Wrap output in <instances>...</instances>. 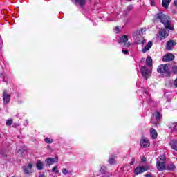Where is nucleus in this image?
Instances as JSON below:
<instances>
[{
	"label": "nucleus",
	"instance_id": "39",
	"mask_svg": "<svg viewBox=\"0 0 177 177\" xmlns=\"http://www.w3.org/2000/svg\"><path fill=\"white\" fill-rule=\"evenodd\" d=\"M115 30H118V32H119L120 31V28L118 26H116Z\"/></svg>",
	"mask_w": 177,
	"mask_h": 177
},
{
	"label": "nucleus",
	"instance_id": "31",
	"mask_svg": "<svg viewBox=\"0 0 177 177\" xmlns=\"http://www.w3.org/2000/svg\"><path fill=\"white\" fill-rule=\"evenodd\" d=\"M113 176V174L111 173H105L104 174L102 175V177H111Z\"/></svg>",
	"mask_w": 177,
	"mask_h": 177
},
{
	"label": "nucleus",
	"instance_id": "42",
	"mask_svg": "<svg viewBox=\"0 0 177 177\" xmlns=\"http://www.w3.org/2000/svg\"><path fill=\"white\" fill-rule=\"evenodd\" d=\"M142 45H144L145 44V40L144 39H142V43H141Z\"/></svg>",
	"mask_w": 177,
	"mask_h": 177
},
{
	"label": "nucleus",
	"instance_id": "26",
	"mask_svg": "<svg viewBox=\"0 0 177 177\" xmlns=\"http://www.w3.org/2000/svg\"><path fill=\"white\" fill-rule=\"evenodd\" d=\"M175 169V165L174 164H170L167 167V171H174Z\"/></svg>",
	"mask_w": 177,
	"mask_h": 177
},
{
	"label": "nucleus",
	"instance_id": "32",
	"mask_svg": "<svg viewBox=\"0 0 177 177\" xmlns=\"http://www.w3.org/2000/svg\"><path fill=\"white\" fill-rule=\"evenodd\" d=\"M62 174H63L64 175H67V174H68V169H62Z\"/></svg>",
	"mask_w": 177,
	"mask_h": 177
},
{
	"label": "nucleus",
	"instance_id": "1",
	"mask_svg": "<svg viewBox=\"0 0 177 177\" xmlns=\"http://www.w3.org/2000/svg\"><path fill=\"white\" fill-rule=\"evenodd\" d=\"M155 20H160L167 30L174 29V26L171 25V19L169 17L164 15L163 13H159L156 15L155 16Z\"/></svg>",
	"mask_w": 177,
	"mask_h": 177
},
{
	"label": "nucleus",
	"instance_id": "38",
	"mask_svg": "<svg viewBox=\"0 0 177 177\" xmlns=\"http://www.w3.org/2000/svg\"><path fill=\"white\" fill-rule=\"evenodd\" d=\"M39 177H46V176H45V174H41L39 175Z\"/></svg>",
	"mask_w": 177,
	"mask_h": 177
},
{
	"label": "nucleus",
	"instance_id": "27",
	"mask_svg": "<svg viewBox=\"0 0 177 177\" xmlns=\"http://www.w3.org/2000/svg\"><path fill=\"white\" fill-rule=\"evenodd\" d=\"M57 168H59V165H55L53 169H52V172H55V174H59V171L57 170Z\"/></svg>",
	"mask_w": 177,
	"mask_h": 177
},
{
	"label": "nucleus",
	"instance_id": "30",
	"mask_svg": "<svg viewBox=\"0 0 177 177\" xmlns=\"http://www.w3.org/2000/svg\"><path fill=\"white\" fill-rule=\"evenodd\" d=\"M45 142L46 143H52L53 142V140L50 139V138H46Z\"/></svg>",
	"mask_w": 177,
	"mask_h": 177
},
{
	"label": "nucleus",
	"instance_id": "10",
	"mask_svg": "<svg viewBox=\"0 0 177 177\" xmlns=\"http://www.w3.org/2000/svg\"><path fill=\"white\" fill-rule=\"evenodd\" d=\"M120 41L122 44H124V46L126 48H129V46H131V43L128 42V36L127 35H123L120 39Z\"/></svg>",
	"mask_w": 177,
	"mask_h": 177
},
{
	"label": "nucleus",
	"instance_id": "3",
	"mask_svg": "<svg viewBox=\"0 0 177 177\" xmlns=\"http://www.w3.org/2000/svg\"><path fill=\"white\" fill-rule=\"evenodd\" d=\"M140 71L142 77H144L145 80H147V78H149L151 74V69L146 66H142Z\"/></svg>",
	"mask_w": 177,
	"mask_h": 177
},
{
	"label": "nucleus",
	"instance_id": "40",
	"mask_svg": "<svg viewBox=\"0 0 177 177\" xmlns=\"http://www.w3.org/2000/svg\"><path fill=\"white\" fill-rule=\"evenodd\" d=\"M174 5L177 7V0H174Z\"/></svg>",
	"mask_w": 177,
	"mask_h": 177
},
{
	"label": "nucleus",
	"instance_id": "13",
	"mask_svg": "<svg viewBox=\"0 0 177 177\" xmlns=\"http://www.w3.org/2000/svg\"><path fill=\"white\" fill-rule=\"evenodd\" d=\"M151 46H153V41H149L147 44L142 49V53H146L147 50H150Z\"/></svg>",
	"mask_w": 177,
	"mask_h": 177
},
{
	"label": "nucleus",
	"instance_id": "19",
	"mask_svg": "<svg viewBox=\"0 0 177 177\" xmlns=\"http://www.w3.org/2000/svg\"><path fill=\"white\" fill-rule=\"evenodd\" d=\"M170 146L173 150L177 151V140H172L170 142Z\"/></svg>",
	"mask_w": 177,
	"mask_h": 177
},
{
	"label": "nucleus",
	"instance_id": "35",
	"mask_svg": "<svg viewBox=\"0 0 177 177\" xmlns=\"http://www.w3.org/2000/svg\"><path fill=\"white\" fill-rule=\"evenodd\" d=\"M131 165H133V164H135V158H133L131 162Z\"/></svg>",
	"mask_w": 177,
	"mask_h": 177
},
{
	"label": "nucleus",
	"instance_id": "29",
	"mask_svg": "<svg viewBox=\"0 0 177 177\" xmlns=\"http://www.w3.org/2000/svg\"><path fill=\"white\" fill-rule=\"evenodd\" d=\"M12 124H13V120L12 119L6 121V125H8V127L12 125Z\"/></svg>",
	"mask_w": 177,
	"mask_h": 177
},
{
	"label": "nucleus",
	"instance_id": "5",
	"mask_svg": "<svg viewBox=\"0 0 177 177\" xmlns=\"http://www.w3.org/2000/svg\"><path fill=\"white\" fill-rule=\"evenodd\" d=\"M169 35V30L167 29H163L159 31V39L160 41H162V39H165Z\"/></svg>",
	"mask_w": 177,
	"mask_h": 177
},
{
	"label": "nucleus",
	"instance_id": "37",
	"mask_svg": "<svg viewBox=\"0 0 177 177\" xmlns=\"http://www.w3.org/2000/svg\"><path fill=\"white\" fill-rule=\"evenodd\" d=\"M141 161H142L143 162H145V161H146V158L142 157V158H141Z\"/></svg>",
	"mask_w": 177,
	"mask_h": 177
},
{
	"label": "nucleus",
	"instance_id": "7",
	"mask_svg": "<svg viewBox=\"0 0 177 177\" xmlns=\"http://www.w3.org/2000/svg\"><path fill=\"white\" fill-rule=\"evenodd\" d=\"M57 160H59L57 156H56L55 158H49L45 160V162H46L47 165L50 167V165H53V164H55V162H57Z\"/></svg>",
	"mask_w": 177,
	"mask_h": 177
},
{
	"label": "nucleus",
	"instance_id": "15",
	"mask_svg": "<svg viewBox=\"0 0 177 177\" xmlns=\"http://www.w3.org/2000/svg\"><path fill=\"white\" fill-rule=\"evenodd\" d=\"M156 167L158 171H165V169H167L165 163H156Z\"/></svg>",
	"mask_w": 177,
	"mask_h": 177
},
{
	"label": "nucleus",
	"instance_id": "18",
	"mask_svg": "<svg viewBox=\"0 0 177 177\" xmlns=\"http://www.w3.org/2000/svg\"><path fill=\"white\" fill-rule=\"evenodd\" d=\"M36 167L38 171H42V169H44V163L40 160H38Z\"/></svg>",
	"mask_w": 177,
	"mask_h": 177
},
{
	"label": "nucleus",
	"instance_id": "9",
	"mask_svg": "<svg viewBox=\"0 0 177 177\" xmlns=\"http://www.w3.org/2000/svg\"><path fill=\"white\" fill-rule=\"evenodd\" d=\"M24 174H31L32 172V164L28 163L27 166L23 167Z\"/></svg>",
	"mask_w": 177,
	"mask_h": 177
},
{
	"label": "nucleus",
	"instance_id": "33",
	"mask_svg": "<svg viewBox=\"0 0 177 177\" xmlns=\"http://www.w3.org/2000/svg\"><path fill=\"white\" fill-rule=\"evenodd\" d=\"M144 176H145V177H153V175H151V174L149 173V174H145Z\"/></svg>",
	"mask_w": 177,
	"mask_h": 177
},
{
	"label": "nucleus",
	"instance_id": "2",
	"mask_svg": "<svg viewBox=\"0 0 177 177\" xmlns=\"http://www.w3.org/2000/svg\"><path fill=\"white\" fill-rule=\"evenodd\" d=\"M158 73H160V74H162V75H165V77L169 76V68L168 67V65H160L158 67Z\"/></svg>",
	"mask_w": 177,
	"mask_h": 177
},
{
	"label": "nucleus",
	"instance_id": "43",
	"mask_svg": "<svg viewBox=\"0 0 177 177\" xmlns=\"http://www.w3.org/2000/svg\"><path fill=\"white\" fill-rule=\"evenodd\" d=\"M2 39V37H1V36H0V41Z\"/></svg>",
	"mask_w": 177,
	"mask_h": 177
},
{
	"label": "nucleus",
	"instance_id": "24",
	"mask_svg": "<svg viewBox=\"0 0 177 177\" xmlns=\"http://www.w3.org/2000/svg\"><path fill=\"white\" fill-rule=\"evenodd\" d=\"M109 164L111 165L115 164V156L114 155L111 156L109 158Z\"/></svg>",
	"mask_w": 177,
	"mask_h": 177
},
{
	"label": "nucleus",
	"instance_id": "28",
	"mask_svg": "<svg viewBox=\"0 0 177 177\" xmlns=\"http://www.w3.org/2000/svg\"><path fill=\"white\" fill-rule=\"evenodd\" d=\"M171 72L174 73V74H177V66L176 65H174L172 66L171 68Z\"/></svg>",
	"mask_w": 177,
	"mask_h": 177
},
{
	"label": "nucleus",
	"instance_id": "22",
	"mask_svg": "<svg viewBox=\"0 0 177 177\" xmlns=\"http://www.w3.org/2000/svg\"><path fill=\"white\" fill-rule=\"evenodd\" d=\"M145 63L147 66L150 67L153 66V59L151 58V57H147Z\"/></svg>",
	"mask_w": 177,
	"mask_h": 177
},
{
	"label": "nucleus",
	"instance_id": "8",
	"mask_svg": "<svg viewBox=\"0 0 177 177\" xmlns=\"http://www.w3.org/2000/svg\"><path fill=\"white\" fill-rule=\"evenodd\" d=\"M175 45H176V42H175L174 40L168 41L166 44L167 50H172Z\"/></svg>",
	"mask_w": 177,
	"mask_h": 177
},
{
	"label": "nucleus",
	"instance_id": "41",
	"mask_svg": "<svg viewBox=\"0 0 177 177\" xmlns=\"http://www.w3.org/2000/svg\"><path fill=\"white\" fill-rule=\"evenodd\" d=\"M151 5L153 6L154 5V2H153V0L151 1Z\"/></svg>",
	"mask_w": 177,
	"mask_h": 177
},
{
	"label": "nucleus",
	"instance_id": "20",
	"mask_svg": "<svg viewBox=\"0 0 177 177\" xmlns=\"http://www.w3.org/2000/svg\"><path fill=\"white\" fill-rule=\"evenodd\" d=\"M156 164H165V156H160L157 158V163Z\"/></svg>",
	"mask_w": 177,
	"mask_h": 177
},
{
	"label": "nucleus",
	"instance_id": "25",
	"mask_svg": "<svg viewBox=\"0 0 177 177\" xmlns=\"http://www.w3.org/2000/svg\"><path fill=\"white\" fill-rule=\"evenodd\" d=\"M153 117H155V118H156L157 121H158V120H161V117H162L161 115V113H160V112H156L153 114Z\"/></svg>",
	"mask_w": 177,
	"mask_h": 177
},
{
	"label": "nucleus",
	"instance_id": "23",
	"mask_svg": "<svg viewBox=\"0 0 177 177\" xmlns=\"http://www.w3.org/2000/svg\"><path fill=\"white\" fill-rule=\"evenodd\" d=\"M76 3H78L81 8L83 6H85V4L86 3V0H74Z\"/></svg>",
	"mask_w": 177,
	"mask_h": 177
},
{
	"label": "nucleus",
	"instance_id": "34",
	"mask_svg": "<svg viewBox=\"0 0 177 177\" xmlns=\"http://www.w3.org/2000/svg\"><path fill=\"white\" fill-rule=\"evenodd\" d=\"M122 53H124V55H128V50H122Z\"/></svg>",
	"mask_w": 177,
	"mask_h": 177
},
{
	"label": "nucleus",
	"instance_id": "21",
	"mask_svg": "<svg viewBox=\"0 0 177 177\" xmlns=\"http://www.w3.org/2000/svg\"><path fill=\"white\" fill-rule=\"evenodd\" d=\"M171 3V0H162V5L165 9H168V6Z\"/></svg>",
	"mask_w": 177,
	"mask_h": 177
},
{
	"label": "nucleus",
	"instance_id": "14",
	"mask_svg": "<svg viewBox=\"0 0 177 177\" xmlns=\"http://www.w3.org/2000/svg\"><path fill=\"white\" fill-rule=\"evenodd\" d=\"M151 46H153V41H149L147 44L142 49V53H146L147 50H150Z\"/></svg>",
	"mask_w": 177,
	"mask_h": 177
},
{
	"label": "nucleus",
	"instance_id": "6",
	"mask_svg": "<svg viewBox=\"0 0 177 177\" xmlns=\"http://www.w3.org/2000/svg\"><path fill=\"white\" fill-rule=\"evenodd\" d=\"M140 145L141 147H143L144 149L147 148L150 146V141H149V139L147 138H142L140 140Z\"/></svg>",
	"mask_w": 177,
	"mask_h": 177
},
{
	"label": "nucleus",
	"instance_id": "11",
	"mask_svg": "<svg viewBox=\"0 0 177 177\" xmlns=\"http://www.w3.org/2000/svg\"><path fill=\"white\" fill-rule=\"evenodd\" d=\"M4 104H8L10 102V95L8 94L6 91L3 93Z\"/></svg>",
	"mask_w": 177,
	"mask_h": 177
},
{
	"label": "nucleus",
	"instance_id": "4",
	"mask_svg": "<svg viewBox=\"0 0 177 177\" xmlns=\"http://www.w3.org/2000/svg\"><path fill=\"white\" fill-rule=\"evenodd\" d=\"M146 171H149V166L138 167L134 169L133 172L135 175H140V174H143Z\"/></svg>",
	"mask_w": 177,
	"mask_h": 177
},
{
	"label": "nucleus",
	"instance_id": "36",
	"mask_svg": "<svg viewBox=\"0 0 177 177\" xmlns=\"http://www.w3.org/2000/svg\"><path fill=\"white\" fill-rule=\"evenodd\" d=\"M174 86L176 87V88H177V77H176V79L174 80Z\"/></svg>",
	"mask_w": 177,
	"mask_h": 177
},
{
	"label": "nucleus",
	"instance_id": "17",
	"mask_svg": "<svg viewBox=\"0 0 177 177\" xmlns=\"http://www.w3.org/2000/svg\"><path fill=\"white\" fill-rule=\"evenodd\" d=\"M150 135H151V138H152V139L157 138L158 134H157V131H156V129L151 128L150 129Z\"/></svg>",
	"mask_w": 177,
	"mask_h": 177
},
{
	"label": "nucleus",
	"instance_id": "16",
	"mask_svg": "<svg viewBox=\"0 0 177 177\" xmlns=\"http://www.w3.org/2000/svg\"><path fill=\"white\" fill-rule=\"evenodd\" d=\"M169 128L172 132H177V123H170L169 124Z\"/></svg>",
	"mask_w": 177,
	"mask_h": 177
},
{
	"label": "nucleus",
	"instance_id": "12",
	"mask_svg": "<svg viewBox=\"0 0 177 177\" xmlns=\"http://www.w3.org/2000/svg\"><path fill=\"white\" fill-rule=\"evenodd\" d=\"M175 59V56L171 53H169L163 57V62H171Z\"/></svg>",
	"mask_w": 177,
	"mask_h": 177
}]
</instances>
